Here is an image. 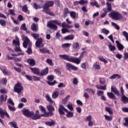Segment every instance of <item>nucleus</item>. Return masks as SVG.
Returning <instances> with one entry per match:
<instances>
[{
	"label": "nucleus",
	"mask_w": 128,
	"mask_h": 128,
	"mask_svg": "<svg viewBox=\"0 0 128 128\" xmlns=\"http://www.w3.org/2000/svg\"><path fill=\"white\" fill-rule=\"evenodd\" d=\"M48 74V68L46 67L44 68L43 70L40 71L39 76H46Z\"/></svg>",
	"instance_id": "obj_10"
},
{
	"label": "nucleus",
	"mask_w": 128,
	"mask_h": 128,
	"mask_svg": "<svg viewBox=\"0 0 128 128\" xmlns=\"http://www.w3.org/2000/svg\"><path fill=\"white\" fill-rule=\"evenodd\" d=\"M39 50L40 52H42V54H50V50L46 48H40L39 49Z\"/></svg>",
	"instance_id": "obj_17"
},
{
	"label": "nucleus",
	"mask_w": 128,
	"mask_h": 128,
	"mask_svg": "<svg viewBox=\"0 0 128 128\" xmlns=\"http://www.w3.org/2000/svg\"><path fill=\"white\" fill-rule=\"evenodd\" d=\"M52 24H58V26H62V24L58 20H53L52 21Z\"/></svg>",
	"instance_id": "obj_38"
},
{
	"label": "nucleus",
	"mask_w": 128,
	"mask_h": 128,
	"mask_svg": "<svg viewBox=\"0 0 128 128\" xmlns=\"http://www.w3.org/2000/svg\"><path fill=\"white\" fill-rule=\"evenodd\" d=\"M111 92H114V94H116L118 96H120V92L118 90V88L116 86H112L111 87Z\"/></svg>",
	"instance_id": "obj_11"
},
{
	"label": "nucleus",
	"mask_w": 128,
	"mask_h": 128,
	"mask_svg": "<svg viewBox=\"0 0 128 128\" xmlns=\"http://www.w3.org/2000/svg\"><path fill=\"white\" fill-rule=\"evenodd\" d=\"M72 46V44L66 43L62 44V48H70Z\"/></svg>",
	"instance_id": "obj_48"
},
{
	"label": "nucleus",
	"mask_w": 128,
	"mask_h": 128,
	"mask_svg": "<svg viewBox=\"0 0 128 128\" xmlns=\"http://www.w3.org/2000/svg\"><path fill=\"white\" fill-rule=\"evenodd\" d=\"M7 104H10L12 106H14V102L12 100L11 98H8L7 100Z\"/></svg>",
	"instance_id": "obj_55"
},
{
	"label": "nucleus",
	"mask_w": 128,
	"mask_h": 128,
	"mask_svg": "<svg viewBox=\"0 0 128 128\" xmlns=\"http://www.w3.org/2000/svg\"><path fill=\"white\" fill-rule=\"evenodd\" d=\"M47 110L50 112H54V107L52 106V105H48L46 106Z\"/></svg>",
	"instance_id": "obj_26"
},
{
	"label": "nucleus",
	"mask_w": 128,
	"mask_h": 128,
	"mask_svg": "<svg viewBox=\"0 0 128 128\" xmlns=\"http://www.w3.org/2000/svg\"><path fill=\"white\" fill-rule=\"evenodd\" d=\"M121 100L123 102V104H128V98L126 96L123 95L121 98Z\"/></svg>",
	"instance_id": "obj_27"
},
{
	"label": "nucleus",
	"mask_w": 128,
	"mask_h": 128,
	"mask_svg": "<svg viewBox=\"0 0 128 128\" xmlns=\"http://www.w3.org/2000/svg\"><path fill=\"white\" fill-rule=\"evenodd\" d=\"M122 34L126 38V40L128 42V33L126 31H123Z\"/></svg>",
	"instance_id": "obj_49"
},
{
	"label": "nucleus",
	"mask_w": 128,
	"mask_h": 128,
	"mask_svg": "<svg viewBox=\"0 0 128 128\" xmlns=\"http://www.w3.org/2000/svg\"><path fill=\"white\" fill-rule=\"evenodd\" d=\"M109 16L112 20H122V16L118 12H112L109 14Z\"/></svg>",
	"instance_id": "obj_3"
},
{
	"label": "nucleus",
	"mask_w": 128,
	"mask_h": 128,
	"mask_svg": "<svg viewBox=\"0 0 128 128\" xmlns=\"http://www.w3.org/2000/svg\"><path fill=\"white\" fill-rule=\"evenodd\" d=\"M58 96H60V92L58 91H54L52 94V98H58Z\"/></svg>",
	"instance_id": "obj_25"
},
{
	"label": "nucleus",
	"mask_w": 128,
	"mask_h": 128,
	"mask_svg": "<svg viewBox=\"0 0 128 128\" xmlns=\"http://www.w3.org/2000/svg\"><path fill=\"white\" fill-rule=\"evenodd\" d=\"M31 36H32V38H34V40H38V38H40V34H39L32 33Z\"/></svg>",
	"instance_id": "obj_37"
},
{
	"label": "nucleus",
	"mask_w": 128,
	"mask_h": 128,
	"mask_svg": "<svg viewBox=\"0 0 128 128\" xmlns=\"http://www.w3.org/2000/svg\"><path fill=\"white\" fill-rule=\"evenodd\" d=\"M54 114V113L52 112H44V114H41V118L42 116H44V118H46V116H52Z\"/></svg>",
	"instance_id": "obj_20"
},
{
	"label": "nucleus",
	"mask_w": 128,
	"mask_h": 128,
	"mask_svg": "<svg viewBox=\"0 0 128 128\" xmlns=\"http://www.w3.org/2000/svg\"><path fill=\"white\" fill-rule=\"evenodd\" d=\"M45 124L48 126H52L56 124V122L54 120H52L50 122H45Z\"/></svg>",
	"instance_id": "obj_21"
},
{
	"label": "nucleus",
	"mask_w": 128,
	"mask_h": 128,
	"mask_svg": "<svg viewBox=\"0 0 128 128\" xmlns=\"http://www.w3.org/2000/svg\"><path fill=\"white\" fill-rule=\"evenodd\" d=\"M93 68H94L95 70H100V63H98V62H96L94 64L93 66Z\"/></svg>",
	"instance_id": "obj_39"
},
{
	"label": "nucleus",
	"mask_w": 128,
	"mask_h": 128,
	"mask_svg": "<svg viewBox=\"0 0 128 128\" xmlns=\"http://www.w3.org/2000/svg\"><path fill=\"white\" fill-rule=\"evenodd\" d=\"M8 108L10 112H15L16 110V107L14 106L8 105Z\"/></svg>",
	"instance_id": "obj_45"
},
{
	"label": "nucleus",
	"mask_w": 128,
	"mask_h": 128,
	"mask_svg": "<svg viewBox=\"0 0 128 128\" xmlns=\"http://www.w3.org/2000/svg\"><path fill=\"white\" fill-rule=\"evenodd\" d=\"M111 24H112V26H114V28L117 30H120V26L118 25V24H116L114 22H112L111 23Z\"/></svg>",
	"instance_id": "obj_41"
},
{
	"label": "nucleus",
	"mask_w": 128,
	"mask_h": 128,
	"mask_svg": "<svg viewBox=\"0 0 128 128\" xmlns=\"http://www.w3.org/2000/svg\"><path fill=\"white\" fill-rule=\"evenodd\" d=\"M68 14H70V10L68 8H65L64 10V16H67Z\"/></svg>",
	"instance_id": "obj_63"
},
{
	"label": "nucleus",
	"mask_w": 128,
	"mask_h": 128,
	"mask_svg": "<svg viewBox=\"0 0 128 128\" xmlns=\"http://www.w3.org/2000/svg\"><path fill=\"white\" fill-rule=\"evenodd\" d=\"M47 26L48 28H52V30H58V26L52 23H50V24H48Z\"/></svg>",
	"instance_id": "obj_19"
},
{
	"label": "nucleus",
	"mask_w": 128,
	"mask_h": 128,
	"mask_svg": "<svg viewBox=\"0 0 128 128\" xmlns=\"http://www.w3.org/2000/svg\"><path fill=\"white\" fill-rule=\"evenodd\" d=\"M54 1H48L45 2L43 6V10L42 12L46 14H49L50 16H54V14L52 12L50 11V8H50V6H52L54 4Z\"/></svg>",
	"instance_id": "obj_2"
},
{
	"label": "nucleus",
	"mask_w": 128,
	"mask_h": 128,
	"mask_svg": "<svg viewBox=\"0 0 128 128\" xmlns=\"http://www.w3.org/2000/svg\"><path fill=\"white\" fill-rule=\"evenodd\" d=\"M22 38L24 40L23 46L25 48H28L26 52L28 54H32V42L30 40V38L28 36H22Z\"/></svg>",
	"instance_id": "obj_1"
},
{
	"label": "nucleus",
	"mask_w": 128,
	"mask_h": 128,
	"mask_svg": "<svg viewBox=\"0 0 128 128\" xmlns=\"http://www.w3.org/2000/svg\"><path fill=\"white\" fill-rule=\"evenodd\" d=\"M60 58H62V60H68V62H70L72 58H70V56L68 54H60Z\"/></svg>",
	"instance_id": "obj_14"
},
{
	"label": "nucleus",
	"mask_w": 128,
	"mask_h": 128,
	"mask_svg": "<svg viewBox=\"0 0 128 128\" xmlns=\"http://www.w3.org/2000/svg\"><path fill=\"white\" fill-rule=\"evenodd\" d=\"M13 44L15 46H20V40H13Z\"/></svg>",
	"instance_id": "obj_50"
},
{
	"label": "nucleus",
	"mask_w": 128,
	"mask_h": 128,
	"mask_svg": "<svg viewBox=\"0 0 128 128\" xmlns=\"http://www.w3.org/2000/svg\"><path fill=\"white\" fill-rule=\"evenodd\" d=\"M58 112H59L60 114H62V116H64L65 114L64 112H68V110L66 109V108L64 106L60 105L58 108Z\"/></svg>",
	"instance_id": "obj_8"
},
{
	"label": "nucleus",
	"mask_w": 128,
	"mask_h": 128,
	"mask_svg": "<svg viewBox=\"0 0 128 128\" xmlns=\"http://www.w3.org/2000/svg\"><path fill=\"white\" fill-rule=\"evenodd\" d=\"M42 118V115L38 114H36L34 116H33L32 118V120H40V118Z\"/></svg>",
	"instance_id": "obj_31"
},
{
	"label": "nucleus",
	"mask_w": 128,
	"mask_h": 128,
	"mask_svg": "<svg viewBox=\"0 0 128 128\" xmlns=\"http://www.w3.org/2000/svg\"><path fill=\"white\" fill-rule=\"evenodd\" d=\"M102 94H104V91H102V90L97 91V95L98 96H102Z\"/></svg>",
	"instance_id": "obj_62"
},
{
	"label": "nucleus",
	"mask_w": 128,
	"mask_h": 128,
	"mask_svg": "<svg viewBox=\"0 0 128 128\" xmlns=\"http://www.w3.org/2000/svg\"><path fill=\"white\" fill-rule=\"evenodd\" d=\"M20 30H22L26 31L28 30V28H26V24H23L20 26Z\"/></svg>",
	"instance_id": "obj_47"
},
{
	"label": "nucleus",
	"mask_w": 128,
	"mask_h": 128,
	"mask_svg": "<svg viewBox=\"0 0 128 128\" xmlns=\"http://www.w3.org/2000/svg\"><path fill=\"white\" fill-rule=\"evenodd\" d=\"M0 116L2 118H4V116H6L8 118H10V115L8 114V112H6V110L2 108H0Z\"/></svg>",
	"instance_id": "obj_9"
},
{
	"label": "nucleus",
	"mask_w": 128,
	"mask_h": 128,
	"mask_svg": "<svg viewBox=\"0 0 128 128\" xmlns=\"http://www.w3.org/2000/svg\"><path fill=\"white\" fill-rule=\"evenodd\" d=\"M23 114L26 116L27 118H32L34 116V112L30 111V110L24 108L22 110Z\"/></svg>",
	"instance_id": "obj_5"
},
{
	"label": "nucleus",
	"mask_w": 128,
	"mask_h": 128,
	"mask_svg": "<svg viewBox=\"0 0 128 128\" xmlns=\"http://www.w3.org/2000/svg\"><path fill=\"white\" fill-rule=\"evenodd\" d=\"M125 122L124 124V126H128V118H124Z\"/></svg>",
	"instance_id": "obj_64"
},
{
	"label": "nucleus",
	"mask_w": 128,
	"mask_h": 128,
	"mask_svg": "<svg viewBox=\"0 0 128 128\" xmlns=\"http://www.w3.org/2000/svg\"><path fill=\"white\" fill-rule=\"evenodd\" d=\"M70 16L72 18H76V13L74 12H70Z\"/></svg>",
	"instance_id": "obj_56"
},
{
	"label": "nucleus",
	"mask_w": 128,
	"mask_h": 128,
	"mask_svg": "<svg viewBox=\"0 0 128 128\" xmlns=\"http://www.w3.org/2000/svg\"><path fill=\"white\" fill-rule=\"evenodd\" d=\"M24 90V87L22 86V84L20 83H17L15 84L14 87V92H17L18 94H22V92Z\"/></svg>",
	"instance_id": "obj_4"
},
{
	"label": "nucleus",
	"mask_w": 128,
	"mask_h": 128,
	"mask_svg": "<svg viewBox=\"0 0 128 128\" xmlns=\"http://www.w3.org/2000/svg\"><path fill=\"white\" fill-rule=\"evenodd\" d=\"M108 48L110 52H114V50H116V46L110 44L108 45Z\"/></svg>",
	"instance_id": "obj_33"
},
{
	"label": "nucleus",
	"mask_w": 128,
	"mask_h": 128,
	"mask_svg": "<svg viewBox=\"0 0 128 128\" xmlns=\"http://www.w3.org/2000/svg\"><path fill=\"white\" fill-rule=\"evenodd\" d=\"M42 42H44L42 38H38L36 42V48H43L44 44L42 43Z\"/></svg>",
	"instance_id": "obj_6"
},
{
	"label": "nucleus",
	"mask_w": 128,
	"mask_h": 128,
	"mask_svg": "<svg viewBox=\"0 0 128 128\" xmlns=\"http://www.w3.org/2000/svg\"><path fill=\"white\" fill-rule=\"evenodd\" d=\"M0 70L2 72L3 74L5 76L10 75V72L8 70H7L6 69V68H0Z\"/></svg>",
	"instance_id": "obj_24"
},
{
	"label": "nucleus",
	"mask_w": 128,
	"mask_h": 128,
	"mask_svg": "<svg viewBox=\"0 0 128 128\" xmlns=\"http://www.w3.org/2000/svg\"><path fill=\"white\" fill-rule=\"evenodd\" d=\"M107 95L110 98H112V100H116V96L114 94V93L112 92H108L107 93Z\"/></svg>",
	"instance_id": "obj_22"
},
{
	"label": "nucleus",
	"mask_w": 128,
	"mask_h": 128,
	"mask_svg": "<svg viewBox=\"0 0 128 128\" xmlns=\"http://www.w3.org/2000/svg\"><path fill=\"white\" fill-rule=\"evenodd\" d=\"M99 82L100 84H102V86H104L106 84V80H104V78H100Z\"/></svg>",
	"instance_id": "obj_43"
},
{
	"label": "nucleus",
	"mask_w": 128,
	"mask_h": 128,
	"mask_svg": "<svg viewBox=\"0 0 128 128\" xmlns=\"http://www.w3.org/2000/svg\"><path fill=\"white\" fill-rule=\"evenodd\" d=\"M66 112L67 113V118H72V116H74V113L72 112H69L68 110V112Z\"/></svg>",
	"instance_id": "obj_44"
},
{
	"label": "nucleus",
	"mask_w": 128,
	"mask_h": 128,
	"mask_svg": "<svg viewBox=\"0 0 128 128\" xmlns=\"http://www.w3.org/2000/svg\"><path fill=\"white\" fill-rule=\"evenodd\" d=\"M120 78L122 76L118 74H114L110 77V80H114V78Z\"/></svg>",
	"instance_id": "obj_29"
},
{
	"label": "nucleus",
	"mask_w": 128,
	"mask_h": 128,
	"mask_svg": "<svg viewBox=\"0 0 128 128\" xmlns=\"http://www.w3.org/2000/svg\"><path fill=\"white\" fill-rule=\"evenodd\" d=\"M96 87L98 90H106V85L104 86L101 85H96Z\"/></svg>",
	"instance_id": "obj_23"
},
{
	"label": "nucleus",
	"mask_w": 128,
	"mask_h": 128,
	"mask_svg": "<svg viewBox=\"0 0 128 128\" xmlns=\"http://www.w3.org/2000/svg\"><path fill=\"white\" fill-rule=\"evenodd\" d=\"M116 44L117 48L119 50H122L124 48V45H122V44L120 42L116 40Z\"/></svg>",
	"instance_id": "obj_16"
},
{
	"label": "nucleus",
	"mask_w": 128,
	"mask_h": 128,
	"mask_svg": "<svg viewBox=\"0 0 128 128\" xmlns=\"http://www.w3.org/2000/svg\"><path fill=\"white\" fill-rule=\"evenodd\" d=\"M40 110H41V112H46V108L44 107V106H39Z\"/></svg>",
	"instance_id": "obj_59"
},
{
	"label": "nucleus",
	"mask_w": 128,
	"mask_h": 128,
	"mask_svg": "<svg viewBox=\"0 0 128 128\" xmlns=\"http://www.w3.org/2000/svg\"><path fill=\"white\" fill-rule=\"evenodd\" d=\"M47 80H48L49 82H52V80H54V76L51 75L47 78Z\"/></svg>",
	"instance_id": "obj_57"
},
{
	"label": "nucleus",
	"mask_w": 128,
	"mask_h": 128,
	"mask_svg": "<svg viewBox=\"0 0 128 128\" xmlns=\"http://www.w3.org/2000/svg\"><path fill=\"white\" fill-rule=\"evenodd\" d=\"M9 124L14 128H18V124L16 122H10Z\"/></svg>",
	"instance_id": "obj_34"
},
{
	"label": "nucleus",
	"mask_w": 128,
	"mask_h": 128,
	"mask_svg": "<svg viewBox=\"0 0 128 128\" xmlns=\"http://www.w3.org/2000/svg\"><path fill=\"white\" fill-rule=\"evenodd\" d=\"M84 92H92V94L94 96V91L92 89L88 88L84 90Z\"/></svg>",
	"instance_id": "obj_46"
},
{
	"label": "nucleus",
	"mask_w": 128,
	"mask_h": 128,
	"mask_svg": "<svg viewBox=\"0 0 128 128\" xmlns=\"http://www.w3.org/2000/svg\"><path fill=\"white\" fill-rule=\"evenodd\" d=\"M6 82H8V80H6V78H4L0 81V84H4V86L6 84Z\"/></svg>",
	"instance_id": "obj_54"
},
{
	"label": "nucleus",
	"mask_w": 128,
	"mask_h": 128,
	"mask_svg": "<svg viewBox=\"0 0 128 128\" xmlns=\"http://www.w3.org/2000/svg\"><path fill=\"white\" fill-rule=\"evenodd\" d=\"M70 97V96H68L65 98H64V100H62V102H63V104H66L68 100Z\"/></svg>",
	"instance_id": "obj_51"
},
{
	"label": "nucleus",
	"mask_w": 128,
	"mask_h": 128,
	"mask_svg": "<svg viewBox=\"0 0 128 128\" xmlns=\"http://www.w3.org/2000/svg\"><path fill=\"white\" fill-rule=\"evenodd\" d=\"M72 47L74 50H80V44L78 42H75L72 46Z\"/></svg>",
	"instance_id": "obj_35"
},
{
	"label": "nucleus",
	"mask_w": 128,
	"mask_h": 128,
	"mask_svg": "<svg viewBox=\"0 0 128 128\" xmlns=\"http://www.w3.org/2000/svg\"><path fill=\"white\" fill-rule=\"evenodd\" d=\"M30 70H32V72L37 76H40V70L38 68H30Z\"/></svg>",
	"instance_id": "obj_12"
},
{
	"label": "nucleus",
	"mask_w": 128,
	"mask_h": 128,
	"mask_svg": "<svg viewBox=\"0 0 128 128\" xmlns=\"http://www.w3.org/2000/svg\"><path fill=\"white\" fill-rule=\"evenodd\" d=\"M98 58L99 60H100V62H104V64H108V60L104 58V56H98Z\"/></svg>",
	"instance_id": "obj_30"
},
{
	"label": "nucleus",
	"mask_w": 128,
	"mask_h": 128,
	"mask_svg": "<svg viewBox=\"0 0 128 128\" xmlns=\"http://www.w3.org/2000/svg\"><path fill=\"white\" fill-rule=\"evenodd\" d=\"M107 9L108 12H112V4L110 2H107L106 3Z\"/></svg>",
	"instance_id": "obj_40"
},
{
	"label": "nucleus",
	"mask_w": 128,
	"mask_h": 128,
	"mask_svg": "<svg viewBox=\"0 0 128 128\" xmlns=\"http://www.w3.org/2000/svg\"><path fill=\"white\" fill-rule=\"evenodd\" d=\"M74 38V36L71 34V35H68L64 37V40H72Z\"/></svg>",
	"instance_id": "obj_28"
},
{
	"label": "nucleus",
	"mask_w": 128,
	"mask_h": 128,
	"mask_svg": "<svg viewBox=\"0 0 128 128\" xmlns=\"http://www.w3.org/2000/svg\"><path fill=\"white\" fill-rule=\"evenodd\" d=\"M66 68L68 70H78V67L70 63H66Z\"/></svg>",
	"instance_id": "obj_7"
},
{
	"label": "nucleus",
	"mask_w": 128,
	"mask_h": 128,
	"mask_svg": "<svg viewBox=\"0 0 128 128\" xmlns=\"http://www.w3.org/2000/svg\"><path fill=\"white\" fill-rule=\"evenodd\" d=\"M105 110L106 111L108 112L110 114V116H112V114L113 112H112V110L110 109V108L108 107H106L105 108Z\"/></svg>",
	"instance_id": "obj_52"
},
{
	"label": "nucleus",
	"mask_w": 128,
	"mask_h": 128,
	"mask_svg": "<svg viewBox=\"0 0 128 128\" xmlns=\"http://www.w3.org/2000/svg\"><path fill=\"white\" fill-rule=\"evenodd\" d=\"M46 62H47V64H50V66H52L53 64L52 60L50 59H47Z\"/></svg>",
	"instance_id": "obj_61"
},
{
	"label": "nucleus",
	"mask_w": 128,
	"mask_h": 128,
	"mask_svg": "<svg viewBox=\"0 0 128 128\" xmlns=\"http://www.w3.org/2000/svg\"><path fill=\"white\" fill-rule=\"evenodd\" d=\"M70 62L76 64H80V59L78 58H71Z\"/></svg>",
	"instance_id": "obj_13"
},
{
	"label": "nucleus",
	"mask_w": 128,
	"mask_h": 128,
	"mask_svg": "<svg viewBox=\"0 0 128 128\" xmlns=\"http://www.w3.org/2000/svg\"><path fill=\"white\" fill-rule=\"evenodd\" d=\"M67 108H68L70 110H74V107L72 106V103L67 104Z\"/></svg>",
	"instance_id": "obj_58"
},
{
	"label": "nucleus",
	"mask_w": 128,
	"mask_h": 128,
	"mask_svg": "<svg viewBox=\"0 0 128 128\" xmlns=\"http://www.w3.org/2000/svg\"><path fill=\"white\" fill-rule=\"evenodd\" d=\"M104 116L105 118V120H108V122H110V120H112V116H108L106 114H104Z\"/></svg>",
	"instance_id": "obj_42"
},
{
	"label": "nucleus",
	"mask_w": 128,
	"mask_h": 128,
	"mask_svg": "<svg viewBox=\"0 0 128 128\" xmlns=\"http://www.w3.org/2000/svg\"><path fill=\"white\" fill-rule=\"evenodd\" d=\"M27 62L29 64L30 66H34L36 65V61L32 58H30L27 60Z\"/></svg>",
	"instance_id": "obj_15"
},
{
	"label": "nucleus",
	"mask_w": 128,
	"mask_h": 128,
	"mask_svg": "<svg viewBox=\"0 0 128 128\" xmlns=\"http://www.w3.org/2000/svg\"><path fill=\"white\" fill-rule=\"evenodd\" d=\"M90 4H91L92 6H96V8H100V5L98 4V3H97V2H90Z\"/></svg>",
	"instance_id": "obj_53"
},
{
	"label": "nucleus",
	"mask_w": 128,
	"mask_h": 128,
	"mask_svg": "<svg viewBox=\"0 0 128 128\" xmlns=\"http://www.w3.org/2000/svg\"><path fill=\"white\" fill-rule=\"evenodd\" d=\"M62 27L63 28H72L73 26L66 24L64 22L62 24Z\"/></svg>",
	"instance_id": "obj_32"
},
{
	"label": "nucleus",
	"mask_w": 128,
	"mask_h": 128,
	"mask_svg": "<svg viewBox=\"0 0 128 128\" xmlns=\"http://www.w3.org/2000/svg\"><path fill=\"white\" fill-rule=\"evenodd\" d=\"M0 92L1 94H6L8 92V90L5 88H2L0 90Z\"/></svg>",
	"instance_id": "obj_60"
},
{
	"label": "nucleus",
	"mask_w": 128,
	"mask_h": 128,
	"mask_svg": "<svg viewBox=\"0 0 128 128\" xmlns=\"http://www.w3.org/2000/svg\"><path fill=\"white\" fill-rule=\"evenodd\" d=\"M31 30L33 32H37V30H38V27L35 23H33L31 25Z\"/></svg>",
	"instance_id": "obj_18"
},
{
	"label": "nucleus",
	"mask_w": 128,
	"mask_h": 128,
	"mask_svg": "<svg viewBox=\"0 0 128 128\" xmlns=\"http://www.w3.org/2000/svg\"><path fill=\"white\" fill-rule=\"evenodd\" d=\"M46 98L47 102H50V104H52V102H54L52 99V98H50V95L46 94Z\"/></svg>",
	"instance_id": "obj_36"
}]
</instances>
